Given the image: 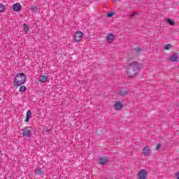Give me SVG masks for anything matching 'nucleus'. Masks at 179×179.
I'll return each mask as SVG.
<instances>
[{
    "mask_svg": "<svg viewBox=\"0 0 179 179\" xmlns=\"http://www.w3.org/2000/svg\"><path fill=\"white\" fill-rule=\"evenodd\" d=\"M126 73L130 78H135L141 72V64L137 62H133L125 67Z\"/></svg>",
    "mask_w": 179,
    "mask_h": 179,
    "instance_id": "1",
    "label": "nucleus"
},
{
    "mask_svg": "<svg viewBox=\"0 0 179 179\" xmlns=\"http://www.w3.org/2000/svg\"><path fill=\"white\" fill-rule=\"evenodd\" d=\"M27 80L26 75L23 73H20L15 75L14 78V86L15 87H19L22 85H24Z\"/></svg>",
    "mask_w": 179,
    "mask_h": 179,
    "instance_id": "2",
    "label": "nucleus"
},
{
    "mask_svg": "<svg viewBox=\"0 0 179 179\" xmlns=\"http://www.w3.org/2000/svg\"><path fill=\"white\" fill-rule=\"evenodd\" d=\"M31 135V127H28L22 130V136L24 138H30Z\"/></svg>",
    "mask_w": 179,
    "mask_h": 179,
    "instance_id": "3",
    "label": "nucleus"
},
{
    "mask_svg": "<svg viewBox=\"0 0 179 179\" xmlns=\"http://www.w3.org/2000/svg\"><path fill=\"white\" fill-rule=\"evenodd\" d=\"M82 38H83V32L77 31L74 35V41L79 43Z\"/></svg>",
    "mask_w": 179,
    "mask_h": 179,
    "instance_id": "4",
    "label": "nucleus"
},
{
    "mask_svg": "<svg viewBox=\"0 0 179 179\" xmlns=\"http://www.w3.org/2000/svg\"><path fill=\"white\" fill-rule=\"evenodd\" d=\"M148 178V171L145 169H142L138 172V179H147Z\"/></svg>",
    "mask_w": 179,
    "mask_h": 179,
    "instance_id": "5",
    "label": "nucleus"
},
{
    "mask_svg": "<svg viewBox=\"0 0 179 179\" xmlns=\"http://www.w3.org/2000/svg\"><path fill=\"white\" fill-rule=\"evenodd\" d=\"M170 61L171 62H179V55L178 53H173L170 57Z\"/></svg>",
    "mask_w": 179,
    "mask_h": 179,
    "instance_id": "6",
    "label": "nucleus"
},
{
    "mask_svg": "<svg viewBox=\"0 0 179 179\" xmlns=\"http://www.w3.org/2000/svg\"><path fill=\"white\" fill-rule=\"evenodd\" d=\"M143 155L148 157L150 156V148L149 146H145L143 149Z\"/></svg>",
    "mask_w": 179,
    "mask_h": 179,
    "instance_id": "7",
    "label": "nucleus"
},
{
    "mask_svg": "<svg viewBox=\"0 0 179 179\" xmlns=\"http://www.w3.org/2000/svg\"><path fill=\"white\" fill-rule=\"evenodd\" d=\"M13 10L14 12H19V10H22V5L19 3H16L13 6Z\"/></svg>",
    "mask_w": 179,
    "mask_h": 179,
    "instance_id": "8",
    "label": "nucleus"
},
{
    "mask_svg": "<svg viewBox=\"0 0 179 179\" xmlns=\"http://www.w3.org/2000/svg\"><path fill=\"white\" fill-rule=\"evenodd\" d=\"M108 162V158H107V157H102L99 158V164H101V166H104L105 164H107Z\"/></svg>",
    "mask_w": 179,
    "mask_h": 179,
    "instance_id": "9",
    "label": "nucleus"
},
{
    "mask_svg": "<svg viewBox=\"0 0 179 179\" xmlns=\"http://www.w3.org/2000/svg\"><path fill=\"white\" fill-rule=\"evenodd\" d=\"M115 110H120L122 108V103L120 101H117L114 106Z\"/></svg>",
    "mask_w": 179,
    "mask_h": 179,
    "instance_id": "10",
    "label": "nucleus"
},
{
    "mask_svg": "<svg viewBox=\"0 0 179 179\" xmlns=\"http://www.w3.org/2000/svg\"><path fill=\"white\" fill-rule=\"evenodd\" d=\"M48 80V76L41 75L39 78V82L41 83H45Z\"/></svg>",
    "mask_w": 179,
    "mask_h": 179,
    "instance_id": "11",
    "label": "nucleus"
},
{
    "mask_svg": "<svg viewBox=\"0 0 179 179\" xmlns=\"http://www.w3.org/2000/svg\"><path fill=\"white\" fill-rule=\"evenodd\" d=\"M30 117H31V110H29L27 112V115L24 122H29V121L30 120Z\"/></svg>",
    "mask_w": 179,
    "mask_h": 179,
    "instance_id": "12",
    "label": "nucleus"
},
{
    "mask_svg": "<svg viewBox=\"0 0 179 179\" xmlns=\"http://www.w3.org/2000/svg\"><path fill=\"white\" fill-rule=\"evenodd\" d=\"M117 93H118L119 96H127V94H128V91L124 90H120L118 91Z\"/></svg>",
    "mask_w": 179,
    "mask_h": 179,
    "instance_id": "13",
    "label": "nucleus"
},
{
    "mask_svg": "<svg viewBox=\"0 0 179 179\" xmlns=\"http://www.w3.org/2000/svg\"><path fill=\"white\" fill-rule=\"evenodd\" d=\"M114 38H115V36L114 35H113L112 34H109L108 35V36L106 37V40H108V41L109 43H111V41H114Z\"/></svg>",
    "mask_w": 179,
    "mask_h": 179,
    "instance_id": "14",
    "label": "nucleus"
},
{
    "mask_svg": "<svg viewBox=\"0 0 179 179\" xmlns=\"http://www.w3.org/2000/svg\"><path fill=\"white\" fill-rule=\"evenodd\" d=\"M36 176H43L44 174V171L41 170V169H36L35 171Z\"/></svg>",
    "mask_w": 179,
    "mask_h": 179,
    "instance_id": "15",
    "label": "nucleus"
},
{
    "mask_svg": "<svg viewBox=\"0 0 179 179\" xmlns=\"http://www.w3.org/2000/svg\"><path fill=\"white\" fill-rule=\"evenodd\" d=\"M173 48V45L169 43L167 45H166L164 47V50H171Z\"/></svg>",
    "mask_w": 179,
    "mask_h": 179,
    "instance_id": "16",
    "label": "nucleus"
},
{
    "mask_svg": "<svg viewBox=\"0 0 179 179\" xmlns=\"http://www.w3.org/2000/svg\"><path fill=\"white\" fill-rule=\"evenodd\" d=\"M6 6L4 4L0 3V13L5 12Z\"/></svg>",
    "mask_w": 179,
    "mask_h": 179,
    "instance_id": "17",
    "label": "nucleus"
},
{
    "mask_svg": "<svg viewBox=\"0 0 179 179\" xmlns=\"http://www.w3.org/2000/svg\"><path fill=\"white\" fill-rule=\"evenodd\" d=\"M27 88L26 87V86L24 85H22L21 87H20L19 88V92H20L21 93H23V92H26V90Z\"/></svg>",
    "mask_w": 179,
    "mask_h": 179,
    "instance_id": "18",
    "label": "nucleus"
},
{
    "mask_svg": "<svg viewBox=\"0 0 179 179\" xmlns=\"http://www.w3.org/2000/svg\"><path fill=\"white\" fill-rule=\"evenodd\" d=\"M167 22H168L169 24H170V26H174V24H176V22H174L173 20L167 19Z\"/></svg>",
    "mask_w": 179,
    "mask_h": 179,
    "instance_id": "19",
    "label": "nucleus"
},
{
    "mask_svg": "<svg viewBox=\"0 0 179 179\" xmlns=\"http://www.w3.org/2000/svg\"><path fill=\"white\" fill-rule=\"evenodd\" d=\"M23 27L24 31H25V33H27L29 31V27H27V24H23Z\"/></svg>",
    "mask_w": 179,
    "mask_h": 179,
    "instance_id": "20",
    "label": "nucleus"
},
{
    "mask_svg": "<svg viewBox=\"0 0 179 179\" xmlns=\"http://www.w3.org/2000/svg\"><path fill=\"white\" fill-rule=\"evenodd\" d=\"M31 10L32 12H36L37 10V7L36 6H34L31 8Z\"/></svg>",
    "mask_w": 179,
    "mask_h": 179,
    "instance_id": "21",
    "label": "nucleus"
},
{
    "mask_svg": "<svg viewBox=\"0 0 179 179\" xmlns=\"http://www.w3.org/2000/svg\"><path fill=\"white\" fill-rule=\"evenodd\" d=\"M136 15H138V13H131L130 15V18L132 19L133 17H135V16H136Z\"/></svg>",
    "mask_w": 179,
    "mask_h": 179,
    "instance_id": "22",
    "label": "nucleus"
},
{
    "mask_svg": "<svg viewBox=\"0 0 179 179\" xmlns=\"http://www.w3.org/2000/svg\"><path fill=\"white\" fill-rule=\"evenodd\" d=\"M108 17H113L114 16V13H110L107 15Z\"/></svg>",
    "mask_w": 179,
    "mask_h": 179,
    "instance_id": "23",
    "label": "nucleus"
},
{
    "mask_svg": "<svg viewBox=\"0 0 179 179\" xmlns=\"http://www.w3.org/2000/svg\"><path fill=\"white\" fill-rule=\"evenodd\" d=\"M160 148H162V144H161V143H158V144L157 145L156 150H159V149H160Z\"/></svg>",
    "mask_w": 179,
    "mask_h": 179,
    "instance_id": "24",
    "label": "nucleus"
},
{
    "mask_svg": "<svg viewBox=\"0 0 179 179\" xmlns=\"http://www.w3.org/2000/svg\"><path fill=\"white\" fill-rule=\"evenodd\" d=\"M136 52H141V54H142V49H141V48H138L136 49Z\"/></svg>",
    "mask_w": 179,
    "mask_h": 179,
    "instance_id": "25",
    "label": "nucleus"
}]
</instances>
